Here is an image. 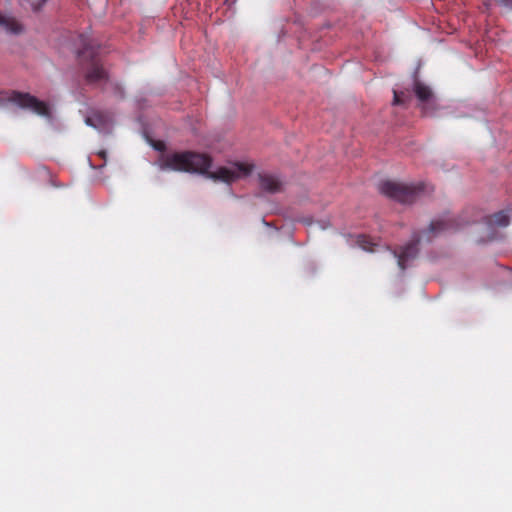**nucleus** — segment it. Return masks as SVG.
<instances>
[{
	"instance_id": "f257e3e1",
	"label": "nucleus",
	"mask_w": 512,
	"mask_h": 512,
	"mask_svg": "<svg viewBox=\"0 0 512 512\" xmlns=\"http://www.w3.org/2000/svg\"><path fill=\"white\" fill-rule=\"evenodd\" d=\"M211 166L212 158L208 154L189 150L163 154L159 159V168L163 171L204 174L214 181L228 184L248 176L254 168L253 164L235 162L232 168L220 167L210 172Z\"/></svg>"
},
{
	"instance_id": "ddd939ff",
	"label": "nucleus",
	"mask_w": 512,
	"mask_h": 512,
	"mask_svg": "<svg viewBox=\"0 0 512 512\" xmlns=\"http://www.w3.org/2000/svg\"><path fill=\"white\" fill-rule=\"evenodd\" d=\"M404 92H397L394 90V98L393 105H402L404 104Z\"/></svg>"
},
{
	"instance_id": "6e6552de",
	"label": "nucleus",
	"mask_w": 512,
	"mask_h": 512,
	"mask_svg": "<svg viewBox=\"0 0 512 512\" xmlns=\"http://www.w3.org/2000/svg\"><path fill=\"white\" fill-rule=\"evenodd\" d=\"M414 93L417 99L423 104L427 105L433 99V92L430 87L426 86L420 81L414 83Z\"/></svg>"
},
{
	"instance_id": "1a4fd4ad",
	"label": "nucleus",
	"mask_w": 512,
	"mask_h": 512,
	"mask_svg": "<svg viewBox=\"0 0 512 512\" xmlns=\"http://www.w3.org/2000/svg\"><path fill=\"white\" fill-rule=\"evenodd\" d=\"M485 223L489 227H506L509 225V216L505 211H498L485 217Z\"/></svg>"
},
{
	"instance_id": "9d476101",
	"label": "nucleus",
	"mask_w": 512,
	"mask_h": 512,
	"mask_svg": "<svg viewBox=\"0 0 512 512\" xmlns=\"http://www.w3.org/2000/svg\"><path fill=\"white\" fill-rule=\"evenodd\" d=\"M85 122L87 125L92 126L98 130H103L107 126L109 119L103 113L96 112L87 117Z\"/></svg>"
},
{
	"instance_id": "2eb2a0df",
	"label": "nucleus",
	"mask_w": 512,
	"mask_h": 512,
	"mask_svg": "<svg viewBox=\"0 0 512 512\" xmlns=\"http://www.w3.org/2000/svg\"><path fill=\"white\" fill-rule=\"evenodd\" d=\"M164 147H165V146H164V144H163V143H158L157 145H155V148H156L157 150H163V149H164Z\"/></svg>"
},
{
	"instance_id": "dca6fc26",
	"label": "nucleus",
	"mask_w": 512,
	"mask_h": 512,
	"mask_svg": "<svg viewBox=\"0 0 512 512\" xmlns=\"http://www.w3.org/2000/svg\"><path fill=\"white\" fill-rule=\"evenodd\" d=\"M99 155L102 157V158H105V155H106V152L102 151L99 153Z\"/></svg>"
},
{
	"instance_id": "f03ea898",
	"label": "nucleus",
	"mask_w": 512,
	"mask_h": 512,
	"mask_svg": "<svg viewBox=\"0 0 512 512\" xmlns=\"http://www.w3.org/2000/svg\"><path fill=\"white\" fill-rule=\"evenodd\" d=\"M78 42L81 45V48L78 50V58L85 69V80L87 84L97 85L107 81V71L97 58L98 48L95 46L93 40L89 36L81 34L78 37Z\"/></svg>"
},
{
	"instance_id": "0eeeda50",
	"label": "nucleus",
	"mask_w": 512,
	"mask_h": 512,
	"mask_svg": "<svg viewBox=\"0 0 512 512\" xmlns=\"http://www.w3.org/2000/svg\"><path fill=\"white\" fill-rule=\"evenodd\" d=\"M258 180L260 188L268 193H278L282 190V181L280 178L271 173H259Z\"/></svg>"
},
{
	"instance_id": "20e7f679",
	"label": "nucleus",
	"mask_w": 512,
	"mask_h": 512,
	"mask_svg": "<svg viewBox=\"0 0 512 512\" xmlns=\"http://www.w3.org/2000/svg\"><path fill=\"white\" fill-rule=\"evenodd\" d=\"M1 99H4V97H2ZM5 99L11 103L18 105L23 109H29L37 115L50 117L49 106L44 101L37 99L35 96L29 93L13 90L6 92Z\"/></svg>"
},
{
	"instance_id": "39448f33",
	"label": "nucleus",
	"mask_w": 512,
	"mask_h": 512,
	"mask_svg": "<svg viewBox=\"0 0 512 512\" xmlns=\"http://www.w3.org/2000/svg\"><path fill=\"white\" fill-rule=\"evenodd\" d=\"M421 237L417 234L413 235L411 242L401 247L400 251H393L394 256L397 258L399 268L404 271L407 268L408 263L414 260L419 252L418 244Z\"/></svg>"
},
{
	"instance_id": "9b49d317",
	"label": "nucleus",
	"mask_w": 512,
	"mask_h": 512,
	"mask_svg": "<svg viewBox=\"0 0 512 512\" xmlns=\"http://www.w3.org/2000/svg\"><path fill=\"white\" fill-rule=\"evenodd\" d=\"M0 25L5 26L6 29L12 33H19L22 30L19 23H17L13 19L6 18L2 15H0Z\"/></svg>"
},
{
	"instance_id": "f8f14e48",
	"label": "nucleus",
	"mask_w": 512,
	"mask_h": 512,
	"mask_svg": "<svg viewBox=\"0 0 512 512\" xmlns=\"http://www.w3.org/2000/svg\"><path fill=\"white\" fill-rule=\"evenodd\" d=\"M357 243L363 250H366L369 252L374 251V249H373L374 243L371 241L370 238H368L364 235L359 236Z\"/></svg>"
},
{
	"instance_id": "423d86ee",
	"label": "nucleus",
	"mask_w": 512,
	"mask_h": 512,
	"mask_svg": "<svg viewBox=\"0 0 512 512\" xmlns=\"http://www.w3.org/2000/svg\"><path fill=\"white\" fill-rule=\"evenodd\" d=\"M462 224L456 222L451 218H441L434 220L430 223L429 228L424 231L422 237H426L427 241H431L433 237L446 231H455L460 228Z\"/></svg>"
},
{
	"instance_id": "4468645a",
	"label": "nucleus",
	"mask_w": 512,
	"mask_h": 512,
	"mask_svg": "<svg viewBox=\"0 0 512 512\" xmlns=\"http://www.w3.org/2000/svg\"><path fill=\"white\" fill-rule=\"evenodd\" d=\"M504 6L512 5V0H499Z\"/></svg>"
},
{
	"instance_id": "7ed1b4c3",
	"label": "nucleus",
	"mask_w": 512,
	"mask_h": 512,
	"mask_svg": "<svg viewBox=\"0 0 512 512\" xmlns=\"http://www.w3.org/2000/svg\"><path fill=\"white\" fill-rule=\"evenodd\" d=\"M426 187L424 183L407 185L387 180L379 184V191L393 200L406 204L415 202L424 193Z\"/></svg>"
}]
</instances>
